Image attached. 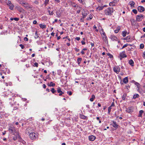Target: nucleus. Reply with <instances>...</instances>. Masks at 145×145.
Segmentation results:
<instances>
[{
    "instance_id": "9b49d317",
    "label": "nucleus",
    "mask_w": 145,
    "mask_h": 145,
    "mask_svg": "<svg viewBox=\"0 0 145 145\" xmlns=\"http://www.w3.org/2000/svg\"><path fill=\"white\" fill-rule=\"evenodd\" d=\"M112 126L116 128V129H117L118 128V125L117 123L116 122L114 121H112Z\"/></svg>"
},
{
    "instance_id": "a18cd8bd",
    "label": "nucleus",
    "mask_w": 145,
    "mask_h": 145,
    "mask_svg": "<svg viewBox=\"0 0 145 145\" xmlns=\"http://www.w3.org/2000/svg\"><path fill=\"white\" fill-rule=\"evenodd\" d=\"M33 66L34 67H37L38 66V63L37 62H35L34 64V65H33Z\"/></svg>"
},
{
    "instance_id": "6e6d98bb",
    "label": "nucleus",
    "mask_w": 145,
    "mask_h": 145,
    "mask_svg": "<svg viewBox=\"0 0 145 145\" xmlns=\"http://www.w3.org/2000/svg\"><path fill=\"white\" fill-rule=\"evenodd\" d=\"M81 11V9H79L78 10H77L76 11V13H79Z\"/></svg>"
},
{
    "instance_id": "f257e3e1",
    "label": "nucleus",
    "mask_w": 145,
    "mask_h": 145,
    "mask_svg": "<svg viewBox=\"0 0 145 145\" xmlns=\"http://www.w3.org/2000/svg\"><path fill=\"white\" fill-rule=\"evenodd\" d=\"M8 131L10 133L14 135L12 139L14 140L15 141L18 138H21L18 131L17 129L16 130L14 127H10L8 129Z\"/></svg>"
},
{
    "instance_id": "09e8293b",
    "label": "nucleus",
    "mask_w": 145,
    "mask_h": 145,
    "mask_svg": "<svg viewBox=\"0 0 145 145\" xmlns=\"http://www.w3.org/2000/svg\"><path fill=\"white\" fill-rule=\"evenodd\" d=\"M67 93L70 95H71L72 94V92L71 91H68Z\"/></svg>"
},
{
    "instance_id": "f704fd0d",
    "label": "nucleus",
    "mask_w": 145,
    "mask_h": 145,
    "mask_svg": "<svg viewBox=\"0 0 145 145\" xmlns=\"http://www.w3.org/2000/svg\"><path fill=\"white\" fill-rule=\"evenodd\" d=\"M109 5L110 6H113L115 5V3L114 2H111L109 3Z\"/></svg>"
},
{
    "instance_id": "69168bd1",
    "label": "nucleus",
    "mask_w": 145,
    "mask_h": 145,
    "mask_svg": "<svg viewBox=\"0 0 145 145\" xmlns=\"http://www.w3.org/2000/svg\"><path fill=\"white\" fill-rule=\"evenodd\" d=\"M18 9L20 11H21V10H22V8L21 7H18Z\"/></svg>"
},
{
    "instance_id": "4be33fe9",
    "label": "nucleus",
    "mask_w": 145,
    "mask_h": 145,
    "mask_svg": "<svg viewBox=\"0 0 145 145\" xmlns=\"http://www.w3.org/2000/svg\"><path fill=\"white\" fill-rule=\"evenodd\" d=\"M82 60V58L80 57H79L78 58L77 60V62L78 65H80L81 63V61Z\"/></svg>"
},
{
    "instance_id": "423d86ee",
    "label": "nucleus",
    "mask_w": 145,
    "mask_h": 145,
    "mask_svg": "<svg viewBox=\"0 0 145 145\" xmlns=\"http://www.w3.org/2000/svg\"><path fill=\"white\" fill-rule=\"evenodd\" d=\"M113 70L115 72L118 74L120 71V69L118 66H115L113 68Z\"/></svg>"
},
{
    "instance_id": "de8ad7c7",
    "label": "nucleus",
    "mask_w": 145,
    "mask_h": 145,
    "mask_svg": "<svg viewBox=\"0 0 145 145\" xmlns=\"http://www.w3.org/2000/svg\"><path fill=\"white\" fill-rule=\"evenodd\" d=\"M135 84L137 86V88H139L140 87V86L139 84L137 82H136L135 83Z\"/></svg>"
},
{
    "instance_id": "b1692460",
    "label": "nucleus",
    "mask_w": 145,
    "mask_h": 145,
    "mask_svg": "<svg viewBox=\"0 0 145 145\" xmlns=\"http://www.w3.org/2000/svg\"><path fill=\"white\" fill-rule=\"evenodd\" d=\"M39 26L42 29L45 28L46 27V25H42V24H40Z\"/></svg>"
},
{
    "instance_id": "338daca9",
    "label": "nucleus",
    "mask_w": 145,
    "mask_h": 145,
    "mask_svg": "<svg viewBox=\"0 0 145 145\" xmlns=\"http://www.w3.org/2000/svg\"><path fill=\"white\" fill-rule=\"evenodd\" d=\"M43 88H44V89L46 88V86L45 85V84H44L43 85Z\"/></svg>"
},
{
    "instance_id": "13d9d810",
    "label": "nucleus",
    "mask_w": 145,
    "mask_h": 145,
    "mask_svg": "<svg viewBox=\"0 0 145 145\" xmlns=\"http://www.w3.org/2000/svg\"><path fill=\"white\" fill-rule=\"evenodd\" d=\"M24 40L25 41H27L28 40V39L27 37H25L24 38Z\"/></svg>"
},
{
    "instance_id": "79ce46f5",
    "label": "nucleus",
    "mask_w": 145,
    "mask_h": 145,
    "mask_svg": "<svg viewBox=\"0 0 145 145\" xmlns=\"http://www.w3.org/2000/svg\"><path fill=\"white\" fill-rule=\"evenodd\" d=\"M132 11L135 14H137V10L136 9H133Z\"/></svg>"
},
{
    "instance_id": "37998d69",
    "label": "nucleus",
    "mask_w": 145,
    "mask_h": 145,
    "mask_svg": "<svg viewBox=\"0 0 145 145\" xmlns=\"http://www.w3.org/2000/svg\"><path fill=\"white\" fill-rule=\"evenodd\" d=\"M55 3L56 4H58L59 3L60 1L59 0H54Z\"/></svg>"
},
{
    "instance_id": "a878e982",
    "label": "nucleus",
    "mask_w": 145,
    "mask_h": 145,
    "mask_svg": "<svg viewBox=\"0 0 145 145\" xmlns=\"http://www.w3.org/2000/svg\"><path fill=\"white\" fill-rule=\"evenodd\" d=\"M9 8L11 10H13V9L14 5L11 3L10 4L9 6Z\"/></svg>"
},
{
    "instance_id": "9d476101",
    "label": "nucleus",
    "mask_w": 145,
    "mask_h": 145,
    "mask_svg": "<svg viewBox=\"0 0 145 145\" xmlns=\"http://www.w3.org/2000/svg\"><path fill=\"white\" fill-rule=\"evenodd\" d=\"M138 10L140 12H142L144 10V8L143 7L140 6L138 7Z\"/></svg>"
},
{
    "instance_id": "5701e85b",
    "label": "nucleus",
    "mask_w": 145,
    "mask_h": 145,
    "mask_svg": "<svg viewBox=\"0 0 145 145\" xmlns=\"http://www.w3.org/2000/svg\"><path fill=\"white\" fill-rule=\"evenodd\" d=\"M80 118L81 119L84 120H87V117L86 116L83 115H80Z\"/></svg>"
},
{
    "instance_id": "680f3d73",
    "label": "nucleus",
    "mask_w": 145,
    "mask_h": 145,
    "mask_svg": "<svg viewBox=\"0 0 145 145\" xmlns=\"http://www.w3.org/2000/svg\"><path fill=\"white\" fill-rule=\"evenodd\" d=\"M33 24H37V21L36 20H34L33 22Z\"/></svg>"
},
{
    "instance_id": "c9c22d12",
    "label": "nucleus",
    "mask_w": 145,
    "mask_h": 145,
    "mask_svg": "<svg viewBox=\"0 0 145 145\" xmlns=\"http://www.w3.org/2000/svg\"><path fill=\"white\" fill-rule=\"evenodd\" d=\"M48 12L49 13V14L50 15H53L54 13L53 11L51 12L50 10H48Z\"/></svg>"
},
{
    "instance_id": "aec40b11",
    "label": "nucleus",
    "mask_w": 145,
    "mask_h": 145,
    "mask_svg": "<svg viewBox=\"0 0 145 145\" xmlns=\"http://www.w3.org/2000/svg\"><path fill=\"white\" fill-rule=\"evenodd\" d=\"M120 27L119 26H118L117 27V28H116V29L114 30V32L116 33H118V32L119 31V30H120Z\"/></svg>"
},
{
    "instance_id": "c756f323",
    "label": "nucleus",
    "mask_w": 145,
    "mask_h": 145,
    "mask_svg": "<svg viewBox=\"0 0 145 145\" xmlns=\"http://www.w3.org/2000/svg\"><path fill=\"white\" fill-rule=\"evenodd\" d=\"M50 91L53 93H55L56 92V91L55 89L54 88H52L51 90Z\"/></svg>"
},
{
    "instance_id": "473e14b6",
    "label": "nucleus",
    "mask_w": 145,
    "mask_h": 145,
    "mask_svg": "<svg viewBox=\"0 0 145 145\" xmlns=\"http://www.w3.org/2000/svg\"><path fill=\"white\" fill-rule=\"evenodd\" d=\"M49 0H45L44 3V5L46 6L49 2Z\"/></svg>"
},
{
    "instance_id": "774afa93",
    "label": "nucleus",
    "mask_w": 145,
    "mask_h": 145,
    "mask_svg": "<svg viewBox=\"0 0 145 145\" xmlns=\"http://www.w3.org/2000/svg\"><path fill=\"white\" fill-rule=\"evenodd\" d=\"M144 92L145 93V84L144 85Z\"/></svg>"
},
{
    "instance_id": "a19ab883",
    "label": "nucleus",
    "mask_w": 145,
    "mask_h": 145,
    "mask_svg": "<svg viewBox=\"0 0 145 145\" xmlns=\"http://www.w3.org/2000/svg\"><path fill=\"white\" fill-rule=\"evenodd\" d=\"M93 28L94 29H95V31H96L97 32H98V29H97V27L95 25H94L93 26Z\"/></svg>"
},
{
    "instance_id": "6ab92c4d",
    "label": "nucleus",
    "mask_w": 145,
    "mask_h": 145,
    "mask_svg": "<svg viewBox=\"0 0 145 145\" xmlns=\"http://www.w3.org/2000/svg\"><path fill=\"white\" fill-rule=\"evenodd\" d=\"M104 7V6H99L97 7L96 8V9L97 10H101L103 9Z\"/></svg>"
},
{
    "instance_id": "c03bdc74",
    "label": "nucleus",
    "mask_w": 145,
    "mask_h": 145,
    "mask_svg": "<svg viewBox=\"0 0 145 145\" xmlns=\"http://www.w3.org/2000/svg\"><path fill=\"white\" fill-rule=\"evenodd\" d=\"M128 44H124L122 48L121 49H122L126 47H127V46H128Z\"/></svg>"
},
{
    "instance_id": "052dcab7",
    "label": "nucleus",
    "mask_w": 145,
    "mask_h": 145,
    "mask_svg": "<svg viewBox=\"0 0 145 145\" xmlns=\"http://www.w3.org/2000/svg\"><path fill=\"white\" fill-rule=\"evenodd\" d=\"M75 39L77 40H79L80 39V38L79 37H76Z\"/></svg>"
},
{
    "instance_id": "a211bd4d",
    "label": "nucleus",
    "mask_w": 145,
    "mask_h": 145,
    "mask_svg": "<svg viewBox=\"0 0 145 145\" xmlns=\"http://www.w3.org/2000/svg\"><path fill=\"white\" fill-rule=\"evenodd\" d=\"M87 13L84 10H83L82 11V15L83 17H85L87 15Z\"/></svg>"
},
{
    "instance_id": "bb28decb",
    "label": "nucleus",
    "mask_w": 145,
    "mask_h": 145,
    "mask_svg": "<svg viewBox=\"0 0 145 145\" xmlns=\"http://www.w3.org/2000/svg\"><path fill=\"white\" fill-rule=\"evenodd\" d=\"M99 32L101 35L103 34H104L105 33L104 32L103 29H101L100 30H99Z\"/></svg>"
},
{
    "instance_id": "864d4df0",
    "label": "nucleus",
    "mask_w": 145,
    "mask_h": 145,
    "mask_svg": "<svg viewBox=\"0 0 145 145\" xmlns=\"http://www.w3.org/2000/svg\"><path fill=\"white\" fill-rule=\"evenodd\" d=\"M14 20L16 21H18L19 20V18H14Z\"/></svg>"
},
{
    "instance_id": "39448f33",
    "label": "nucleus",
    "mask_w": 145,
    "mask_h": 145,
    "mask_svg": "<svg viewBox=\"0 0 145 145\" xmlns=\"http://www.w3.org/2000/svg\"><path fill=\"white\" fill-rule=\"evenodd\" d=\"M119 56L120 60H121L123 58L127 57V56L125 54V52L123 51L120 53Z\"/></svg>"
},
{
    "instance_id": "0e129e2a",
    "label": "nucleus",
    "mask_w": 145,
    "mask_h": 145,
    "mask_svg": "<svg viewBox=\"0 0 145 145\" xmlns=\"http://www.w3.org/2000/svg\"><path fill=\"white\" fill-rule=\"evenodd\" d=\"M59 96H61L64 93V92L62 91V93L61 92H59Z\"/></svg>"
},
{
    "instance_id": "8fccbe9b",
    "label": "nucleus",
    "mask_w": 145,
    "mask_h": 145,
    "mask_svg": "<svg viewBox=\"0 0 145 145\" xmlns=\"http://www.w3.org/2000/svg\"><path fill=\"white\" fill-rule=\"evenodd\" d=\"M19 46L21 47L22 49H24V46L22 44H20Z\"/></svg>"
},
{
    "instance_id": "58836bf2",
    "label": "nucleus",
    "mask_w": 145,
    "mask_h": 145,
    "mask_svg": "<svg viewBox=\"0 0 145 145\" xmlns=\"http://www.w3.org/2000/svg\"><path fill=\"white\" fill-rule=\"evenodd\" d=\"M130 5H131V7L133 6L135 4V3L133 1H131L130 2Z\"/></svg>"
},
{
    "instance_id": "dca6fc26",
    "label": "nucleus",
    "mask_w": 145,
    "mask_h": 145,
    "mask_svg": "<svg viewBox=\"0 0 145 145\" xmlns=\"http://www.w3.org/2000/svg\"><path fill=\"white\" fill-rule=\"evenodd\" d=\"M134 61L132 59H130L129 61V63L132 66H134Z\"/></svg>"
},
{
    "instance_id": "6e6552de",
    "label": "nucleus",
    "mask_w": 145,
    "mask_h": 145,
    "mask_svg": "<svg viewBox=\"0 0 145 145\" xmlns=\"http://www.w3.org/2000/svg\"><path fill=\"white\" fill-rule=\"evenodd\" d=\"M126 112L129 113H130L133 112V108L132 106L126 108Z\"/></svg>"
},
{
    "instance_id": "72a5a7b5",
    "label": "nucleus",
    "mask_w": 145,
    "mask_h": 145,
    "mask_svg": "<svg viewBox=\"0 0 145 145\" xmlns=\"http://www.w3.org/2000/svg\"><path fill=\"white\" fill-rule=\"evenodd\" d=\"M138 97L139 95L138 94H136L134 95L133 98L134 99H135L137 98V97Z\"/></svg>"
},
{
    "instance_id": "ea45409f",
    "label": "nucleus",
    "mask_w": 145,
    "mask_h": 145,
    "mask_svg": "<svg viewBox=\"0 0 145 145\" xmlns=\"http://www.w3.org/2000/svg\"><path fill=\"white\" fill-rule=\"evenodd\" d=\"M126 94H124L122 97V98L123 100H125V99L126 97Z\"/></svg>"
},
{
    "instance_id": "bf43d9fd",
    "label": "nucleus",
    "mask_w": 145,
    "mask_h": 145,
    "mask_svg": "<svg viewBox=\"0 0 145 145\" xmlns=\"http://www.w3.org/2000/svg\"><path fill=\"white\" fill-rule=\"evenodd\" d=\"M81 43L82 45H84L86 44L85 42L84 41H81Z\"/></svg>"
},
{
    "instance_id": "3c124183",
    "label": "nucleus",
    "mask_w": 145,
    "mask_h": 145,
    "mask_svg": "<svg viewBox=\"0 0 145 145\" xmlns=\"http://www.w3.org/2000/svg\"><path fill=\"white\" fill-rule=\"evenodd\" d=\"M74 50L75 51H76V52H78L80 50L78 48H74Z\"/></svg>"
},
{
    "instance_id": "ddd939ff",
    "label": "nucleus",
    "mask_w": 145,
    "mask_h": 145,
    "mask_svg": "<svg viewBox=\"0 0 145 145\" xmlns=\"http://www.w3.org/2000/svg\"><path fill=\"white\" fill-rule=\"evenodd\" d=\"M110 39H111L114 40H117L118 39V38L114 35H112L110 36Z\"/></svg>"
},
{
    "instance_id": "7ed1b4c3",
    "label": "nucleus",
    "mask_w": 145,
    "mask_h": 145,
    "mask_svg": "<svg viewBox=\"0 0 145 145\" xmlns=\"http://www.w3.org/2000/svg\"><path fill=\"white\" fill-rule=\"evenodd\" d=\"M23 6L27 10H31L32 9L33 6L30 4L27 3H25L24 4Z\"/></svg>"
},
{
    "instance_id": "0eeeda50",
    "label": "nucleus",
    "mask_w": 145,
    "mask_h": 145,
    "mask_svg": "<svg viewBox=\"0 0 145 145\" xmlns=\"http://www.w3.org/2000/svg\"><path fill=\"white\" fill-rule=\"evenodd\" d=\"M102 37V38H103V39L104 41V42L107 43V44H108V39H107V37H106V34L105 33V34H103L102 35H101Z\"/></svg>"
},
{
    "instance_id": "412c9836",
    "label": "nucleus",
    "mask_w": 145,
    "mask_h": 145,
    "mask_svg": "<svg viewBox=\"0 0 145 145\" xmlns=\"http://www.w3.org/2000/svg\"><path fill=\"white\" fill-rule=\"evenodd\" d=\"M95 98V96L94 95H91V97L90 99V101L92 102L93 101L94 99Z\"/></svg>"
},
{
    "instance_id": "2f4dec72",
    "label": "nucleus",
    "mask_w": 145,
    "mask_h": 145,
    "mask_svg": "<svg viewBox=\"0 0 145 145\" xmlns=\"http://www.w3.org/2000/svg\"><path fill=\"white\" fill-rule=\"evenodd\" d=\"M127 32L126 31H123L122 32V36L124 37H125L126 35Z\"/></svg>"
},
{
    "instance_id": "7c9ffc66",
    "label": "nucleus",
    "mask_w": 145,
    "mask_h": 145,
    "mask_svg": "<svg viewBox=\"0 0 145 145\" xmlns=\"http://www.w3.org/2000/svg\"><path fill=\"white\" fill-rule=\"evenodd\" d=\"M57 91L58 93L61 92L62 93V91L61 90V88L60 87H58L57 88Z\"/></svg>"
},
{
    "instance_id": "2eb2a0df",
    "label": "nucleus",
    "mask_w": 145,
    "mask_h": 145,
    "mask_svg": "<svg viewBox=\"0 0 145 145\" xmlns=\"http://www.w3.org/2000/svg\"><path fill=\"white\" fill-rule=\"evenodd\" d=\"M123 82L125 84H127L128 81V78L127 77L125 78L123 80Z\"/></svg>"
},
{
    "instance_id": "1a4fd4ad",
    "label": "nucleus",
    "mask_w": 145,
    "mask_h": 145,
    "mask_svg": "<svg viewBox=\"0 0 145 145\" xmlns=\"http://www.w3.org/2000/svg\"><path fill=\"white\" fill-rule=\"evenodd\" d=\"M143 16L141 15H137L136 16V21L137 22H140L143 19Z\"/></svg>"
},
{
    "instance_id": "20e7f679",
    "label": "nucleus",
    "mask_w": 145,
    "mask_h": 145,
    "mask_svg": "<svg viewBox=\"0 0 145 145\" xmlns=\"http://www.w3.org/2000/svg\"><path fill=\"white\" fill-rule=\"evenodd\" d=\"M29 136L31 139L34 140L37 138V135L34 132H31L29 133Z\"/></svg>"
},
{
    "instance_id": "4d7b16f0",
    "label": "nucleus",
    "mask_w": 145,
    "mask_h": 145,
    "mask_svg": "<svg viewBox=\"0 0 145 145\" xmlns=\"http://www.w3.org/2000/svg\"><path fill=\"white\" fill-rule=\"evenodd\" d=\"M114 106V102H113L112 103L111 105V106H110L112 107Z\"/></svg>"
},
{
    "instance_id": "4c0bfd02",
    "label": "nucleus",
    "mask_w": 145,
    "mask_h": 145,
    "mask_svg": "<svg viewBox=\"0 0 145 145\" xmlns=\"http://www.w3.org/2000/svg\"><path fill=\"white\" fill-rule=\"evenodd\" d=\"M111 109H112V107H110V106H109L108 108V114H110Z\"/></svg>"
},
{
    "instance_id": "e433bc0d",
    "label": "nucleus",
    "mask_w": 145,
    "mask_h": 145,
    "mask_svg": "<svg viewBox=\"0 0 145 145\" xmlns=\"http://www.w3.org/2000/svg\"><path fill=\"white\" fill-rule=\"evenodd\" d=\"M81 7L80 6H79L78 5H77L76 8H75V10H78L79 9H81Z\"/></svg>"
},
{
    "instance_id": "f3484780",
    "label": "nucleus",
    "mask_w": 145,
    "mask_h": 145,
    "mask_svg": "<svg viewBox=\"0 0 145 145\" xmlns=\"http://www.w3.org/2000/svg\"><path fill=\"white\" fill-rule=\"evenodd\" d=\"M47 85L48 86L50 87H54L55 86V83H53L52 82H50V84H47Z\"/></svg>"
},
{
    "instance_id": "603ef678",
    "label": "nucleus",
    "mask_w": 145,
    "mask_h": 145,
    "mask_svg": "<svg viewBox=\"0 0 145 145\" xmlns=\"http://www.w3.org/2000/svg\"><path fill=\"white\" fill-rule=\"evenodd\" d=\"M11 4V2L10 1H8L7 3V5L9 6Z\"/></svg>"
},
{
    "instance_id": "5fc2aeb1",
    "label": "nucleus",
    "mask_w": 145,
    "mask_h": 145,
    "mask_svg": "<svg viewBox=\"0 0 145 145\" xmlns=\"http://www.w3.org/2000/svg\"><path fill=\"white\" fill-rule=\"evenodd\" d=\"M77 5V4H75V3H73L72 4L73 7H74L75 8Z\"/></svg>"
},
{
    "instance_id": "4468645a",
    "label": "nucleus",
    "mask_w": 145,
    "mask_h": 145,
    "mask_svg": "<svg viewBox=\"0 0 145 145\" xmlns=\"http://www.w3.org/2000/svg\"><path fill=\"white\" fill-rule=\"evenodd\" d=\"M144 113V111L143 110H140L139 111V113L138 115V117H140L141 118L142 117V114Z\"/></svg>"
},
{
    "instance_id": "cd10ccee",
    "label": "nucleus",
    "mask_w": 145,
    "mask_h": 145,
    "mask_svg": "<svg viewBox=\"0 0 145 145\" xmlns=\"http://www.w3.org/2000/svg\"><path fill=\"white\" fill-rule=\"evenodd\" d=\"M26 2V1L24 0H21L20 1V3L22 5V6L24 5V3Z\"/></svg>"
},
{
    "instance_id": "49530a36",
    "label": "nucleus",
    "mask_w": 145,
    "mask_h": 145,
    "mask_svg": "<svg viewBox=\"0 0 145 145\" xmlns=\"http://www.w3.org/2000/svg\"><path fill=\"white\" fill-rule=\"evenodd\" d=\"M144 45L143 44H141L140 45V48L141 49H142L144 48Z\"/></svg>"
},
{
    "instance_id": "c85d7f7f",
    "label": "nucleus",
    "mask_w": 145,
    "mask_h": 145,
    "mask_svg": "<svg viewBox=\"0 0 145 145\" xmlns=\"http://www.w3.org/2000/svg\"><path fill=\"white\" fill-rule=\"evenodd\" d=\"M79 2L82 4H84L85 3V0H78Z\"/></svg>"
},
{
    "instance_id": "f03ea898",
    "label": "nucleus",
    "mask_w": 145,
    "mask_h": 145,
    "mask_svg": "<svg viewBox=\"0 0 145 145\" xmlns=\"http://www.w3.org/2000/svg\"><path fill=\"white\" fill-rule=\"evenodd\" d=\"M114 9L112 8H107L105 11L104 13L106 15H111L113 13Z\"/></svg>"
},
{
    "instance_id": "393cba45",
    "label": "nucleus",
    "mask_w": 145,
    "mask_h": 145,
    "mask_svg": "<svg viewBox=\"0 0 145 145\" xmlns=\"http://www.w3.org/2000/svg\"><path fill=\"white\" fill-rule=\"evenodd\" d=\"M19 139V140L21 142H22V143L24 145H25L26 144V142H25V141H24V140H23L22 139V138H21H21H18Z\"/></svg>"
},
{
    "instance_id": "e2e57ef3",
    "label": "nucleus",
    "mask_w": 145,
    "mask_h": 145,
    "mask_svg": "<svg viewBox=\"0 0 145 145\" xmlns=\"http://www.w3.org/2000/svg\"><path fill=\"white\" fill-rule=\"evenodd\" d=\"M108 55L109 56V57H110V58H112L113 57V56L112 55H111L110 54H108Z\"/></svg>"
},
{
    "instance_id": "f8f14e48",
    "label": "nucleus",
    "mask_w": 145,
    "mask_h": 145,
    "mask_svg": "<svg viewBox=\"0 0 145 145\" xmlns=\"http://www.w3.org/2000/svg\"><path fill=\"white\" fill-rule=\"evenodd\" d=\"M95 138L96 137L93 135L89 136V140L91 141H93L95 139Z\"/></svg>"
}]
</instances>
